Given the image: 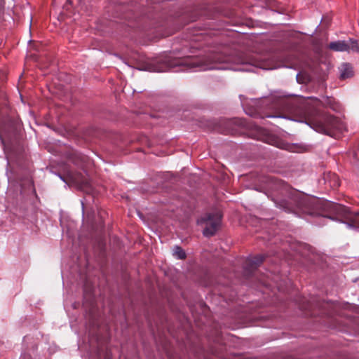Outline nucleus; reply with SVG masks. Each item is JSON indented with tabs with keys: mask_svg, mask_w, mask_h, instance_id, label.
Masks as SVG:
<instances>
[{
	"mask_svg": "<svg viewBox=\"0 0 359 359\" xmlns=\"http://www.w3.org/2000/svg\"><path fill=\"white\" fill-rule=\"evenodd\" d=\"M243 63L241 59H234L219 53H211L202 58L175 57L171 53H165L158 58L144 64L138 69L151 72H164L177 67H183L182 70L206 71L211 69H227L229 67L224 63Z\"/></svg>",
	"mask_w": 359,
	"mask_h": 359,
	"instance_id": "f257e3e1",
	"label": "nucleus"
},
{
	"mask_svg": "<svg viewBox=\"0 0 359 359\" xmlns=\"http://www.w3.org/2000/svg\"><path fill=\"white\" fill-rule=\"evenodd\" d=\"M306 123L318 133L331 136L333 130L342 129V123L339 119L326 114H318L309 118Z\"/></svg>",
	"mask_w": 359,
	"mask_h": 359,
	"instance_id": "f03ea898",
	"label": "nucleus"
},
{
	"mask_svg": "<svg viewBox=\"0 0 359 359\" xmlns=\"http://www.w3.org/2000/svg\"><path fill=\"white\" fill-rule=\"evenodd\" d=\"M222 216L219 212L207 214L198 220L199 224H204L203 235L205 236H213L219 229Z\"/></svg>",
	"mask_w": 359,
	"mask_h": 359,
	"instance_id": "7ed1b4c3",
	"label": "nucleus"
},
{
	"mask_svg": "<svg viewBox=\"0 0 359 359\" xmlns=\"http://www.w3.org/2000/svg\"><path fill=\"white\" fill-rule=\"evenodd\" d=\"M340 77L343 79L351 77L353 75L352 66L348 63H343L339 67Z\"/></svg>",
	"mask_w": 359,
	"mask_h": 359,
	"instance_id": "20e7f679",
	"label": "nucleus"
},
{
	"mask_svg": "<svg viewBox=\"0 0 359 359\" xmlns=\"http://www.w3.org/2000/svg\"><path fill=\"white\" fill-rule=\"evenodd\" d=\"M329 48L334 51H346L347 50V44L346 41H337L334 42H331L329 44Z\"/></svg>",
	"mask_w": 359,
	"mask_h": 359,
	"instance_id": "39448f33",
	"label": "nucleus"
},
{
	"mask_svg": "<svg viewBox=\"0 0 359 359\" xmlns=\"http://www.w3.org/2000/svg\"><path fill=\"white\" fill-rule=\"evenodd\" d=\"M347 52L359 53V45L357 41L349 39L346 41Z\"/></svg>",
	"mask_w": 359,
	"mask_h": 359,
	"instance_id": "423d86ee",
	"label": "nucleus"
},
{
	"mask_svg": "<svg viewBox=\"0 0 359 359\" xmlns=\"http://www.w3.org/2000/svg\"><path fill=\"white\" fill-rule=\"evenodd\" d=\"M85 158L86 157L80 154H74L71 161L76 165L80 166L85 161Z\"/></svg>",
	"mask_w": 359,
	"mask_h": 359,
	"instance_id": "0eeeda50",
	"label": "nucleus"
},
{
	"mask_svg": "<svg viewBox=\"0 0 359 359\" xmlns=\"http://www.w3.org/2000/svg\"><path fill=\"white\" fill-rule=\"evenodd\" d=\"M173 255L178 259H184L186 254L184 251L179 246H175L173 250Z\"/></svg>",
	"mask_w": 359,
	"mask_h": 359,
	"instance_id": "6e6552de",
	"label": "nucleus"
},
{
	"mask_svg": "<svg viewBox=\"0 0 359 359\" xmlns=\"http://www.w3.org/2000/svg\"><path fill=\"white\" fill-rule=\"evenodd\" d=\"M263 257L262 255H259L257 257L250 259L249 260V262L252 267H257L263 262Z\"/></svg>",
	"mask_w": 359,
	"mask_h": 359,
	"instance_id": "1a4fd4ad",
	"label": "nucleus"
},
{
	"mask_svg": "<svg viewBox=\"0 0 359 359\" xmlns=\"http://www.w3.org/2000/svg\"><path fill=\"white\" fill-rule=\"evenodd\" d=\"M348 227H359V213L354 217L351 223H346Z\"/></svg>",
	"mask_w": 359,
	"mask_h": 359,
	"instance_id": "9d476101",
	"label": "nucleus"
},
{
	"mask_svg": "<svg viewBox=\"0 0 359 359\" xmlns=\"http://www.w3.org/2000/svg\"><path fill=\"white\" fill-rule=\"evenodd\" d=\"M309 100H311V102H313V105H312V107H318L319 105V100L316 98H311V97H309L308 100H306V104H309Z\"/></svg>",
	"mask_w": 359,
	"mask_h": 359,
	"instance_id": "9b49d317",
	"label": "nucleus"
},
{
	"mask_svg": "<svg viewBox=\"0 0 359 359\" xmlns=\"http://www.w3.org/2000/svg\"><path fill=\"white\" fill-rule=\"evenodd\" d=\"M69 177L72 182H74L75 183H79V180H77L76 178H74L72 175H69Z\"/></svg>",
	"mask_w": 359,
	"mask_h": 359,
	"instance_id": "f8f14e48",
	"label": "nucleus"
},
{
	"mask_svg": "<svg viewBox=\"0 0 359 359\" xmlns=\"http://www.w3.org/2000/svg\"><path fill=\"white\" fill-rule=\"evenodd\" d=\"M267 117L269 118H276V117H280V118H284L283 116H273V115H268Z\"/></svg>",
	"mask_w": 359,
	"mask_h": 359,
	"instance_id": "ddd939ff",
	"label": "nucleus"
},
{
	"mask_svg": "<svg viewBox=\"0 0 359 359\" xmlns=\"http://www.w3.org/2000/svg\"><path fill=\"white\" fill-rule=\"evenodd\" d=\"M59 177H60V179H61L62 180H63L64 182H66V181H65V180L62 176L59 175Z\"/></svg>",
	"mask_w": 359,
	"mask_h": 359,
	"instance_id": "4468645a",
	"label": "nucleus"
},
{
	"mask_svg": "<svg viewBox=\"0 0 359 359\" xmlns=\"http://www.w3.org/2000/svg\"><path fill=\"white\" fill-rule=\"evenodd\" d=\"M278 147H283H283L280 146V145H278ZM284 149H287V147H284Z\"/></svg>",
	"mask_w": 359,
	"mask_h": 359,
	"instance_id": "2eb2a0df",
	"label": "nucleus"
}]
</instances>
